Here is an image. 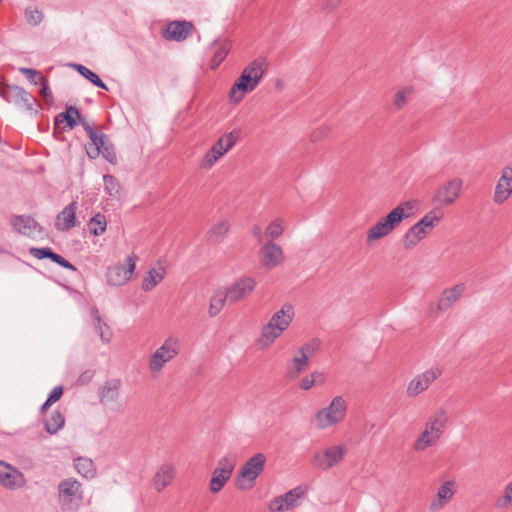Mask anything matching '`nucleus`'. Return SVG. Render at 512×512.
Masks as SVG:
<instances>
[{"mask_svg":"<svg viewBox=\"0 0 512 512\" xmlns=\"http://www.w3.org/2000/svg\"><path fill=\"white\" fill-rule=\"evenodd\" d=\"M264 65V59H256L244 68L230 89V102H240L246 93L252 92L258 86L264 75Z\"/></svg>","mask_w":512,"mask_h":512,"instance_id":"2","label":"nucleus"},{"mask_svg":"<svg viewBox=\"0 0 512 512\" xmlns=\"http://www.w3.org/2000/svg\"><path fill=\"white\" fill-rule=\"evenodd\" d=\"M138 257L132 253L125 259V263H116L107 268L106 280L108 285L120 287L128 283L135 271Z\"/></svg>","mask_w":512,"mask_h":512,"instance_id":"10","label":"nucleus"},{"mask_svg":"<svg viewBox=\"0 0 512 512\" xmlns=\"http://www.w3.org/2000/svg\"><path fill=\"white\" fill-rule=\"evenodd\" d=\"M63 394V387L61 385L54 387L47 397V401L51 404L57 402Z\"/></svg>","mask_w":512,"mask_h":512,"instance_id":"54","label":"nucleus"},{"mask_svg":"<svg viewBox=\"0 0 512 512\" xmlns=\"http://www.w3.org/2000/svg\"><path fill=\"white\" fill-rule=\"evenodd\" d=\"M230 229V223L227 220H221L215 223L207 232V238L210 242L219 243L227 235Z\"/></svg>","mask_w":512,"mask_h":512,"instance_id":"34","label":"nucleus"},{"mask_svg":"<svg viewBox=\"0 0 512 512\" xmlns=\"http://www.w3.org/2000/svg\"><path fill=\"white\" fill-rule=\"evenodd\" d=\"M106 227V217L101 213H97L89 221V229L94 236L102 235L106 231Z\"/></svg>","mask_w":512,"mask_h":512,"instance_id":"43","label":"nucleus"},{"mask_svg":"<svg viewBox=\"0 0 512 512\" xmlns=\"http://www.w3.org/2000/svg\"><path fill=\"white\" fill-rule=\"evenodd\" d=\"M229 44L227 42H222L218 47L217 51L214 53L212 59V68L219 66V64L225 59L229 52Z\"/></svg>","mask_w":512,"mask_h":512,"instance_id":"45","label":"nucleus"},{"mask_svg":"<svg viewBox=\"0 0 512 512\" xmlns=\"http://www.w3.org/2000/svg\"><path fill=\"white\" fill-rule=\"evenodd\" d=\"M19 72L25 75L28 81L34 85L39 84V76H42L38 70L33 68L20 67Z\"/></svg>","mask_w":512,"mask_h":512,"instance_id":"50","label":"nucleus"},{"mask_svg":"<svg viewBox=\"0 0 512 512\" xmlns=\"http://www.w3.org/2000/svg\"><path fill=\"white\" fill-rule=\"evenodd\" d=\"M236 463L237 457L234 453H228L219 459L209 482V490L211 493L215 494L222 490L230 479Z\"/></svg>","mask_w":512,"mask_h":512,"instance_id":"9","label":"nucleus"},{"mask_svg":"<svg viewBox=\"0 0 512 512\" xmlns=\"http://www.w3.org/2000/svg\"><path fill=\"white\" fill-rule=\"evenodd\" d=\"M462 188V179L455 177L436 190L433 201L443 206L452 205L460 197Z\"/></svg>","mask_w":512,"mask_h":512,"instance_id":"15","label":"nucleus"},{"mask_svg":"<svg viewBox=\"0 0 512 512\" xmlns=\"http://www.w3.org/2000/svg\"><path fill=\"white\" fill-rule=\"evenodd\" d=\"M100 154L105 160L111 164H115L117 161L116 153L113 145L108 141L107 144L101 149Z\"/></svg>","mask_w":512,"mask_h":512,"instance_id":"51","label":"nucleus"},{"mask_svg":"<svg viewBox=\"0 0 512 512\" xmlns=\"http://www.w3.org/2000/svg\"><path fill=\"white\" fill-rule=\"evenodd\" d=\"M285 502L283 500V496L280 495L278 497H276L275 499H273L269 505H268V508L270 511L272 512H283V511H288L287 508H285Z\"/></svg>","mask_w":512,"mask_h":512,"instance_id":"52","label":"nucleus"},{"mask_svg":"<svg viewBox=\"0 0 512 512\" xmlns=\"http://www.w3.org/2000/svg\"><path fill=\"white\" fill-rule=\"evenodd\" d=\"M307 492L306 487L304 486H297L285 494H283V500L285 502V508L287 510H291L297 506L300 505V501L305 497Z\"/></svg>","mask_w":512,"mask_h":512,"instance_id":"33","label":"nucleus"},{"mask_svg":"<svg viewBox=\"0 0 512 512\" xmlns=\"http://www.w3.org/2000/svg\"><path fill=\"white\" fill-rule=\"evenodd\" d=\"M74 468L78 474L86 479H93L96 476V467L92 459L88 457H77L74 459Z\"/></svg>","mask_w":512,"mask_h":512,"instance_id":"32","label":"nucleus"},{"mask_svg":"<svg viewBox=\"0 0 512 512\" xmlns=\"http://www.w3.org/2000/svg\"><path fill=\"white\" fill-rule=\"evenodd\" d=\"M393 229L386 222L385 218H381L375 225H373L367 232V241H375L387 236Z\"/></svg>","mask_w":512,"mask_h":512,"instance_id":"36","label":"nucleus"},{"mask_svg":"<svg viewBox=\"0 0 512 512\" xmlns=\"http://www.w3.org/2000/svg\"><path fill=\"white\" fill-rule=\"evenodd\" d=\"M58 501L64 511H77L83 502L82 484L75 478H66L59 482Z\"/></svg>","mask_w":512,"mask_h":512,"instance_id":"5","label":"nucleus"},{"mask_svg":"<svg viewBox=\"0 0 512 512\" xmlns=\"http://www.w3.org/2000/svg\"><path fill=\"white\" fill-rule=\"evenodd\" d=\"M294 318V308L291 304H284L280 310L275 312L267 324L261 328L260 335L256 340L259 349L270 347L282 333L288 329Z\"/></svg>","mask_w":512,"mask_h":512,"instance_id":"1","label":"nucleus"},{"mask_svg":"<svg viewBox=\"0 0 512 512\" xmlns=\"http://www.w3.org/2000/svg\"><path fill=\"white\" fill-rule=\"evenodd\" d=\"M26 479L22 472L12 465L0 460V484L9 490H15L25 485Z\"/></svg>","mask_w":512,"mask_h":512,"instance_id":"18","label":"nucleus"},{"mask_svg":"<svg viewBox=\"0 0 512 512\" xmlns=\"http://www.w3.org/2000/svg\"><path fill=\"white\" fill-rule=\"evenodd\" d=\"M226 301H228V295L226 291H216L210 299L209 315L211 317L217 316L223 309Z\"/></svg>","mask_w":512,"mask_h":512,"instance_id":"38","label":"nucleus"},{"mask_svg":"<svg viewBox=\"0 0 512 512\" xmlns=\"http://www.w3.org/2000/svg\"><path fill=\"white\" fill-rule=\"evenodd\" d=\"M285 231V220L283 218H276L265 229V241L274 242Z\"/></svg>","mask_w":512,"mask_h":512,"instance_id":"37","label":"nucleus"},{"mask_svg":"<svg viewBox=\"0 0 512 512\" xmlns=\"http://www.w3.org/2000/svg\"><path fill=\"white\" fill-rule=\"evenodd\" d=\"M320 132H314L311 135L312 141H318L321 138Z\"/></svg>","mask_w":512,"mask_h":512,"instance_id":"60","label":"nucleus"},{"mask_svg":"<svg viewBox=\"0 0 512 512\" xmlns=\"http://www.w3.org/2000/svg\"><path fill=\"white\" fill-rule=\"evenodd\" d=\"M252 234L257 239L259 244L261 245L263 242H265V236L263 233V230L260 225H254L252 227Z\"/></svg>","mask_w":512,"mask_h":512,"instance_id":"57","label":"nucleus"},{"mask_svg":"<svg viewBox=\"0 0 512 512\" xmlns=\"http://www.w3.org/2000/svg\"><path fill=\"white\" fill-rule=\"evenodd\" d=\"M175 477V467L172 464L164 463L153 476V485L156 491L160 492L169 486Z\"/></svg>","mask_w":512,"mask_h":512,"instance_id":"25","label":"nucleus"},{"mask_svg":"<svg viewBox=\"0 0 512 512\" xmlns=\"http://www.w3.org/2000/svg\"><path fill=\"white\" fill-rule=\"evenodd\" d=\"M266 457L263 453H256L250 457L242 466L236 485L240 490L251 489L256 479L262 474L265 468Z\"/></svg>","mask_w":512,"mask_h":512,"instance_id":"7","label":"nucleus"},{"mask_svg":"<svg viewBox=\"0 0 512 512\" xmlns=\"http://www.w3.org/2000/svg\"><path fill=\"white\" fill-rule=\"evenodd\" d=\"M29 253L36 259L42 260L47 258L65 269L77 271V268L72 263L55 253L50 247H31Z\"/></svg>","mask_w":512,"mask_h":512,"instance_id":"23","label":"nucleus"},{"mask_svg":"<svg viewBox=\"0 0 512 512\" xmlns=\"http://www.w3.org/2000/svg\"><path fill=\"white\" fill-rule=\"evenodd\" d=\"M256 280L252 277H243L235 281L225 291L228 295V302L237 303L247 298L255 289Z\"/></svg>","mask_w":512,"mask_h":512,"instance_id":"17","label":"nucleus"},{"mask_svg":"<svg viewBox=\"0 0 512 512\" xmlns=\"http://www.w3.org/2000/svg\"><path fill=\"white\" fill-rule=\"evenodd\" d=\"M65 424L64 416L59 411H54L45 421V429L49 434L57 433Z\"/></svg>","mask_w":512,"mask_h":512,"instance_id":"41","label":"nucleus"},{"mask_svg":"<svg viewBox=\"0 0 512 512\" xmlns=\"http://www.w3.org/2000/svg\"><path fill=\"white\" fill-rule=\"evenodd\" d=\"M0 96L10 104L26 111L37 113V99L24 88L16 85H5L0 87Z\"/></svg>","mask_w":512,"mask_h":512,"instance_id":"8","label":"nucleus"},{"mask_svg":"<svg viewBox=\"0 0 512 512\" xmlns=\"http://www.w3.org/2000/svg\"><path fill=\"white\" fill-rule=\"evenodd\" d=\"M313 386H315V384L312 373L310 375L303 377L299 383L300 389L304 391L310 390Z\"/></svg>","mask_w":512,"mask_h":512,"instance_id":"56","label":"nucleus"},{"mask_svg":"<svg viewBox=\"0 0 512 512\" xmlns=\"http://www.w3.org/2000/svg\"><path fill=\"white\" fill-rule=\"evenodd\" d=\"M495 506L497 508L512 506V482L506 486L503 496L496 500Z\"/></svg>","mask_w":512,"mask_h":512,"instance_id":"46","label":"nucleus"},{"mask_svg":"<svg viewBox=\"0 0 512 512\" xmlns=\"http://www.w3.org/2000/svg\"><path fill=\"white\" fill-rule=\"evenodd\" d=\"M443 369L439 365L431 366L422 373L416 374L407 384L406 394L410 398H416L426 392L431 385L441 377Z\"/></svg>","mask_w":512,"mask_h":512,"instance_id":"11","label":"nucleus"},{"mask_svg":"<svg viewBox=\"0 0 512 512\" xmlns=\"http://www.w3.org/2000/svg\"><path fill=\"white\" fill-rule=\"evenodd\" d=\"M412 91L413 88L407 86L395 94L394 105L397 109H401L406 104L407 97L412 94Z\"/></svg>","mask_w":512,"mask_h":512,"instance_id":"47","label":"nucleus"},{"mask_svg":"<svg viewBox=\"0 0 512 512\" xmlns=\"http://www.w3.org/2000/svg\"><path fill=\"white\" fill-rule=\"evenodd\" d=\"M346 453L347 449L343 445L329 446L317 451L313 455L312 462L315 468L327 471L340 464Z\"/></svg>","mask_w":512,"mask_h":512,"instance_id":"12","label":"nucleus"},{"mask_svg":"<svg viewBox=\"0 0 512 512\" xmlns=\"http://www.w3.org/2000/svg\"><path fill=\"white\" fill-rule=\"evenodd\" d=\"M448 418L446 411L442 408L435 411L425 422L423 431L419 434L413 443V449L416 452H424L429 447L434 446L442 437Z\"/></svg>","mask_w":512,"mask_h":512,"instance_id":"3","label":"nucleus"},{"mask_svg":"<svg viewBox=\"0 0 512 512\" xmlns=\"http://www.w3.org/2000/svg\"><path fill=\"white\" fill-rule=\"evenodd\" d=\"M52 404L49 403L47 400L42 404L41 406V411H45L46 409H48Z\"/></svg>","mask_w":512,"mask_h":512,"instance_id":"61","label":"nucleus"},{"mask_svg":"<svg viewBox=\"0 0 512 512\" xmlns=\"http://www.w3.org/2000/svg\"><path fill=\"white\" fill-rule=\"evenodd\" d=\"M83 126L91 140V143L86 146L87 155L90 159H96L109 140L104 133L98 132L89 124L83 123Z\"/></svg>","mask_w":512,"mask_h":512,"instance_id":"21","label":"nucleus"},{"mask_svg":"<svg viewBox=\"0 0 512 512\" xmlns=\"http://www.w3.org/2000/svg\"><path fill=\"white\" fill-rule=\"evenodd\" d=\"M73 67L77 70V72L83 76L85 79H87L89 82H91L93 85H95L98 88L108 90L107 85L101 80V78L92 70L85 67L81 64H74Z\"/></svg>","mask_w":512,"mask_h":512,"instance_id":"39","label":"nucleus"},{"mask_svg":"<svg viewBox=\"0 0 512 512\" xmlns=\"http://www.w3.org/2000/svg\"><path fill=\"white\" fill-rule=\"evenodd\" d=\"M441 221V217L437 216L434 211L426 213L417 223L419 227L423 228V231L428 235L436 225Z\"/></svg>","mask_w":512,"mask_h":512,"instance_id":"42","label":"nucleus"},{"mask_svg":"<svg viewBox=\"0 0 512 512\" xmlns=\"http://www.w3.org/2000/svg\"><path fill=\"white\" fill-rule=\"evenodd\" d=\"M312 376H313L315 385H319V386L323 385L326 381V375L323 372L314 371V372H312Z\"/></svg>","mask_w":512,"mask_h":512,"instance_id":"59","label":"nucleus"},{"mask_svg":"<svg viewBox=\"0 0 512 512\" xmlns=\"http://www.w3.org/2000/svg\"><path fill=\"white\" fill-rule=\"evenodd\" d=\"M77 202L69 203L57 216L55 227L59 231H66L76 225Z\"/></svg>","mask_w":512,"mask_h":512,"instance_id":"26","label":"nucleus"},{"mask_svg":"<svg viewBox=\"0 0 512 512\" xmlns=\"http://www.w3.org/2000/svg\"><path fill=\"white\" fill-rule=\"evenodd\" d=\"M412 209V202L405 201L391 210L384 218L394 230L404 219H407L411 215Z\"/></svg>","mask_w":512,"mask_h":512,"instance_id":"27","label":"nucleus"},{"mask_svg":"<svg viewBox=\"0 0 512 512\" xmlns=\"http://www.w3.org/2000/svg\"><path fill=\"white\" fill-rule=\"evenodd\" d=\"M512 194V167H504L495 186L493 200L497 204L504 203Z\"/></svg>","mask_w":512,"mask_h":512,"instance_id":"20","label":"nucleus"},{"mask_svg":"<svg viewBox=\"0 0 512 512\" xmlns=\"http://www.w3.org/2000/svg\"><path fill=\"white\" fill-rule=\"evenodd\" d=\"M193 25L188 21H173L169 23L165 29V38L174 41H183L189 34Z\"/></svg>","mask_w":512,"mask_h":512,"instance_id":"24","label":"nucleus"},{"mask_svg":"<svg viewBox=\"0 0 512 512\" xmlns=\"http://www.w3.org/2000/svg\"><path fill=\"white\" fill-rule=\"evenodd\" d=\"M95 372L93 370L84 371L77 379L78 385L88 384L94 377Z\"/></svg>","mask_w":512,"mask_h":512,"instance_id":"55","label":"nucleus"},{"mask_svg":"<svg viewBox=\"0 0 512 512\" xmlns=\"http://www.w3.org/2000/svg\"><path fill=\"white\" fill-rule=\"evenodd\" d=\"M320 341L318 339H313L299 348L298 354L306 355L308 358L314 355V353L319 349Z\"/></svg>","mask_w":512,"mask_h":512,"instance_id":"48","label":"nucleus"},{"mask_svg":"<svg viewBox=\"0 0 512 512\" xmlns=\"http://www.w3.org/2000/svg\"><path fill=\"white\" fill-rule=\"evenodd\" d=\"M91 316L93 320V326L97 333L104 343H109L112 339L113 332L111 328L102 320L99 310L97 308H92Z\"/></svg>","mask_w":512,"mask_h":512,"instance_id":"30","label":"nucleus"},{"mask_svg":"<svg viewBox=\"0 0 512 512\" xmlns=\"http://www.w3.org/2000/svg\"><path fill=\"white\" fill-rule=\"evenodd\" d=\"M11 225L17 233L29 238H36L44 233V228L28 215H13Z\"/></svg>","mask_w":512,"mask_h":512,"instance_id":"16","label":"nucleus"},{"mask_svg":"<svg viewBox=\"0 0 512 512\" xmlns=\"http://www.w3.org/2000/svg\"><path fill=\"white\" fill-rule=\"evenodd\" d=\"M104 190L110 197H115L119 194L120 184L116 177L106 174L103 176Z\"/></svg>","mask_w":512,"mask_h":512,"instance_id":"44","label":"nucleus"},{"mask_svg":"<svg viewBox=\"0 0 512 512\" xmlns=\"http://www.w3.org/2000/svg\"><path fill=\"white\" fill-rule=\"evenodd\" d=\"M80 118L81 115L79 110L76 107L68 106L65 112H62L55 117L54 125L56 128H59L62 123L66 122L69 129H73L77 124V119Z\"/></svg>","mask_w":512,"mask_h":512,"instance_id":"31","label":"nucleus"},{"mask_svg":"<svg viewBox=\"0 0 512 512\" xmlns=\"http://www.w3.org/2000/svg\"><path fill=\"white\" fill-rule=\"evenodd\" d=\"M341 3V0H324L322 9L325 11H332L336 9Z\"/></svg>","mask_w":512,"mask_h":512,"instance_id":"58","label":"nucleus"},{"mask_svg":"<svg viewBox=\"0 0 512 512\" xmlns=\"http://www.w3.org/2000/svg\"><path fill=\"white\" fill-rule=\"evenodd\" d=\"M236 139L237 135L234 131L224 134L205 154L201 163L202 167L211 168L220 157L234 146Z\"/></svg>","mask_w":512,"mask_h":512,"instance_id":"14","label":"nucleus"},{"mask_svg":"<svg viewBox=\"0 0 512 512\" xmlns=\"http://www.w3.org/2000/svg\"><path fill=\"white\" fill-rule=\"evenodd\" d=\"M455 492V482L446 481L437 490L436 497L430 502L429 510L431 512L440 511L453 498Z\"/></svg>","mask_w":512,"mask_h":512,"instance_id":"22","label":"nucleus"},{"mask_svg":"<svg viewBox=\"0 0 512 512\" xmlns=\"http://www.w3.org/2000/svg\"><path fill=\"white\" fill-rule=\"evenodd\" d=\"M260 265L265 270L280 266L285 259L283 249L275 242L265 241L259 250Z\"/></svg>","mask_w":512,"mask_h":512,"instance_id":"13","label":"nucleus"},{"mask_svg":"<svg viewBox=\"0 0 512 512\" xmlns=\"http://www.w3.org/2000/svg\"><path fill=\"white\" fill-rule=\"evenodd\" d=\"M166 276V269L163 266L151 268L144 277L141 288L143 291L153 290Z\"/></svg>","mask_w":512,"mask_h":512,"instance_id":"29","label":"nucleus"},{"mask_svg":"<svg viewBox=\"0 0 512 512\" xmlns=\"http://www.w3.org/2000/svg\"><path fill=\"white\" fill-rule=\"evenodd\" d=\"M309 364V358L306 355L299 354L292 359V368L288 370V375L291 378L298 377Z\"/></svg>","mask_w":512,"mask_h":512,"instance_id":"40","label":"nucleus"},{"mask_svg":"<svg viewBox=\"0 0 512 512\" xmlns=\"http://www.w3.org/2000/svg\"><path fill=\"white\" fill-rule=\"evenodd\" d=\"M120 386V380L113 379L106 381L99 390L100 403L107 405L115 402L119 397Z\"/></svg>","mask_w":512,"mask_h":512,"instance_id":"28","label":"nucleus"},{"mask_svg":"<svg viewBox=\"0 0 512 512\" xmlns=\"http://www.w3.org/2000/svg\"><path fill=\"white\" fill-rule=\"evenodd\" d=\"M41 86V90H40V93L42 96H44L46 99H49V100H53V95H52V91L49 87V84H48V80L43 77V76H39V84Z\"/></svg>","mask_w":512,"mask_h":512,"instance_id":"53","label":"nucleus"},{"mask_svg":"<svg viewBox=\"0 0 512 512\" xmlns=\"http://www.w3.org/2000/svg\"><path fill=\"white\" fill-rule=\"evenodd\" d=\"M465 289L466 285L464 283H458L444 289L437 300L436 311L444 312L450 309L462 297Z\"/></svg>","mask_w":512,"mask_h":512,"instance_id":"19","label":"nucleus"},{"mask_svg":"<svg viewBox=\"0 0 512 512\" xmlns=\"http://www.w3.org/2000/svg\"><path fill=\"white\" fill-rule=\"evenodd\" d=\"M427 236L423 228L414 224L411 226L404 235V247L405 249H411L416 246L422 239Z\"/></svg>","mask_w":512,"mask_h":512,"instance_id":"35","label":"nucleus"},{"mask_svg":"<svg viewBox=\"0 0 512 512\" xmlns=\"http://www.w3.org/2000/svg\"><path fill=\"white\" fill-rule=\"evenodd\" d=\"M180 348V341L177 337H168L151 355L148 364L150 373L157 376L162 371L166 363L178 356Z\"/></svg>","mask_w":512,"mask_h":512,"instance_id":"6","label":"nucleus"},{"mask_svg":"<svg viewBox=\"0 0 512 512\" xmlns=\"http://www.w3.org/2000/svg\"><path fill=\"white\" fill-rule=\"evenodd\" d=\"M26 20L29 24L36 26L38 25L42 19L43 14L37 9L27 8L25 12Z\"/></svg>","mask_w":512,"mask_h":512,"instance_id":"49","label":"nucleus"},{"mask_svg":"<svg viewBox=\"0 0 512 512\" xmlns=\"http://www.w3.org/2000/svg\"><path fill=\"white\" fill-rule=\"evenodd\" d=\"M347 411V401L342 396H335L327 407L316 412L314 415L315 425L320 430L336 426L344 421Z\"/></svg>","mask_w":512,"mask_h":512,"instance_id":"4","label":"nucleus"}]
</instances>
